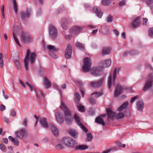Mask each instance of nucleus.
I'll use <instances>...</instances> for the list:
<instances>
[{
	"mask_svg": "<svg viewBox=\"0 0 153 153\" xmlns=\"http://www.w3.org/2000/svg\"><path fill=\"white\" fill-rule=\"evenodd\" d=\"M36 56V55L35 53H32L30 54V50L29 49L27 50L24 60L25 67L26 71H27L29 69L28 61H30L31 64H33L35 61Z\"/></svg>",
	"mask_w": 153,
	"mask_h": 153,
	"instance_id": "obj_1",
	"label": "nucleus"
},
{
	"mask_svg": "<svg viewBox=\"0 0 153 153\" xmlns=\"http://www.w3.org/2000/svg\"><path fill=\"white\" fill-rule=\"evenodd\" d=\"M60 108L64 111L67 123L70 124L72 122L71 112L66 105L63 102H61Z\"/></svg>",
	"mask_w": 153,
	"mask_h": 153,
	"instance_id": "obj_2",
	"label": "nucleus"
},
{
	"mask_svg": "<svg viewBox=\"0 0 153 153\" xmlns=\"http://www.w3.org/2000/svg\"><path fill=\"white\" fill-rule=\"evenodd\" d=\"M62 142L65 146L69 148H74L77 144L71 137H64L62 140Z\"/></svg>",
	"mask_w": 153,
	"mask_h": 153,
	"instance_id": "obj_3",
	"label": "nucleus"
},
{
	"mask_svg": "<svg viewBox=\"0 0 153 153\" xmlns=\"http://www.w3.org/2000/svg\"><path fill=\"white\" fill-rule=\"evenodd\" d=\"M84 64L82 66L83 71L87 72L89 71L91 69L92 61L89 57H86L84 59Z\"/></svg>",
	"mask_w": 153,
	"mask_h": 153,
	"instance_id": "obj_4",
	"label": "nucleus"
},
{
	"mask_svg": "<svg viewBox=\"0 0 153 153\" xmlns=\"http://www.w3.org/2000/svg\"><path fill=\"white\" fill-rule=\"evenodd\" d=\"M49 33L51 39H55L58 35V31L56 28L52 25H50L49 27Z\"/></svg>",
	"mask_w": 153,
	"mask_h": 153,
	"instance_id": "obj_5",
	"label": "nucleus"
},
{
	"mask_svg": "<svg viewBox=\"0 0 153 153\" xmlns=\"http://www.w3.org/2000/svg\"><path fill=\"white\" fill-rule=\"evenodd\" d=\"M21 38L24 43H29L33 41V39L28 33L26 32H22L21 35Z\"/></svg>",
	"mask_w": 153,
	"mask_h": 153,
	"instance_id": "obj_6",
	"label": "nucleus"
},
{
	"mask_svg": "<svg viewBox=\"0 0 153 153\" xmlns=\"http://www.w3.org/2000/svg\"><path fill=\"white\" fill-rule=\"evenodd\" d=\"M117 75V69L115 68L114 71L113 76L112 74H111L109 77L108 81V87L109 88H110L111 85L112 83L114 85L115 84V81Z\"/></svg>",
	"mask_w": 153,
	"mask_h": 153,
	"instance_id": "obj_7",
	"label": "nucleus"
},
{
	"mask_svg": "<svg viewBox=\"0 0 153 153\" xmlns=\"http://www.w3.org/2000/svg\"><path fill=\"white\" fill-rule=\"evenodd\" d=\"M148 80L146 82V84L143 89V91H146L149 89L152 85L153 77L152 74H150L148 76Z\"/></svg>",
	"mask_w": 153,
	"mask_h": 153,
	"instance_id": "obj_8",
	"label": "nucleus"
},
{
	"mask_svg": "<svg viewBox=\"0 0 153 153\" xmlns=\"http://www.w3.org/2000/svg\"><path fill=\"white\" fill-rule=\"evenodd\" d=\"M74 117L77 124L82 128L84 132H85V133H87L88 132V130L84 125L80 122L79 117L76 114H75L74 115Z\"/></svg>",
	"mask_w": 153,
	"mask_h": 153,
	"instance_id": "obj_9",
	"label": "nucleus"
},
{
	"mask_svg": "<svg viewBox=\"0 0 153 153\" xmlns=\"http://www.w3.org/2000/svg\"><path fill=\"white\" fill-rule=\"evenodd\" d=\"M104 79V78L103 77L99 80L91 82L90 83V85L94 88L98 87L102 84Z\"/></svg>",
	"mask_w": 153,
	"mask_h": 153,
	"instance_id": "obj_10",
	"label": "nucleus"
},
{
	"mask_svg": "<svg viewBox=\"0 0 153 153\" xmlns=\"http://www.w3.org/2000/svg\"><path fill=\"white\" fill-rule=\"evenodd\" d=\"M83 30V27L79 26H74L70 30V33L73 35L78 34Z\"/></svg>",
	"mask_w": 153,
	"mask_h": 153,
	"instance_id": "obj_11",
	"label": "nucleus"
},
{
	"mask_svg": "<svg viewBox=\"0 0 153 153\" xmlns=\"http://www.w3.org/2000/svg\"><path fill=\"white\" fill-rule=\"evenodd\" d=\"M72 54V48L71 45L68 44L65 51V57L66 59H69Z\"/></svg>",
	"mask_w": 153,
	"mask_h": 153,
	"instance_id": "obj_12",
	"label": "nucleus"
},
{
	"mask_svg": "<svg viewBox=\"0 0 153 153\" xmlns=\"http://www.w3.org/2000/svg\"><path fill=\"white\" fill-rule=\"evenodd\" d=\"M16 137L20 139H22L24 137L27 135L25 129L23 128L16 132Z\"/></svg>",
	"mask_w": 153,
	"mask_h": 153,
	"instance_id": "obj_13",
	"label": "nucleus"
},
{
	"mask_svg": "<svg viewBox=\"0 0 153 153\" xmlns=\"http://www.w3.org/2000/svg\"><path fill=\"white\" fill-rule=\"evenodd\" d=\"M31 11V9L30 8H27L26 10V13L23 11H21V18L24 19L26 17H30Z\"/></svg>",
	"mask_w": 153,
	"mask_h": 153,
	"instance_id": "obj_14",
	"label": "nucleus"
},
{
	"mask_svg": "<svg viewBox=\"0 0 153 153\" xmlns=\"http://www.w3.org/2000/svg\"><path fill=\"white\" fill-rule=\"evenodd\" d=\"M107 114H108V121L110 119H113L115 115V113L113 111L111 108H108L106 109Z\"/></svg>",
	"mask_w": 153,
	"mask_h": 153,
	"instance_id": "obj_15",
	"label": "nucleus"
},
{
	"mask_svg": "<svg viewBox=\"0 0 153 153\" xmlns=\"http://www.w3.org/2000/svg\"><path fill=\"white\" fill-rule=\"evenodd\" d=\"M101 71V70L99 67H94L91 70V73L92 75L95 76H98Z\"/></svg>",
	"mask_w": 153,
	"mask_h": 153,
	"instance_id": "obj_16",
	"label": "nucleus"
},
{
	"mask_svg": "<svg viewBox=\"0 0 153 153\" xmlns=\"http://www.w3.org/2000/svg\"><path fill=\"white\" fill-rule=\"evenodd\" d=\"M123 89V87L119 84H118L116 88L114 96L117 97L119 95L121 94Z\"/></svg>",
	"mask_w": 153,
	"mask_h": 153,
	"instance_id": "obj_17",
	"label": "nucleus"
},
{
	"mask_svg": "<svg viewBox=\"0 0 153 153\" xmlns=\"http://www.w3.org/2000/svg\"><path fill=\"white\" fill-rule=\"evenodd\" d=\"M56 119L57 121L60 123H62L64 120V117L61 115L59 112H56L55 114Z\"/></svg>",
	"mask_w": 153,
	"mask_h": 153,
	"instance_id": "obj_18",
	"label": "nucleus"
},
{
	"mask_svg": "<svg viewBox=\"0 0 153 153\" xmlns=\"http://www.w3.org/2000/svg\"><path fill=\"white\" fill-rule=\"evenodd\" d=\"M93 11L95 12L97 16L99 18H101L102 15V13L101 12L100 9L97 7H94Z\"/></svg>",
	"mask_w": 153,
	"mask_h": 153,
	"instance_id": "obj_19",
	"label": "nucleus"
},
{
	"mask_svg": "<svg viewBox=\"0 0 153 153\" xmlns=\"http://www.w3.org/2000/svg\"><path fill=\"white\" fill-rule=\"evenodd\" d=\"M50 126L53 135L56 136H58L59 135V131L58 129L52 123L50 124Z\"/></svg>",
	"mask_w": 153,
	"mask_h": 153,
	"instance_id": "obj_20",
	"label": "nucleus"
},
{
	"mask_svg": "<svg viewBox=\"0 0 153 153\" xmlns=\"http://www.w3.org/2000/svg\"><path fill=\"white\" fill-rule=\"evenodd\" d=\"M137 106L138 110L140 111H142L144 106L143 101L142 100L138 101L137 103Z\"/></svg>",
	"mask_w": 153,
	"mask_h": 153,
	"instance_id": "obj_21",
	"label": "nucleus"
},
{
	"mask_svg": "<svg viewBox=\"0 0 153 153\" xmlns=\"http://www.w3.org/2000/svg\"><path fill=\"white\" fill-rule=\"evenodd\" d=\"M132 25L133 27L135 28L139 26L141 24L140 17H138L132 23Z\"/></svg>",
	"mask_w": 153,
	"mask_h": 153,
	"instance_id": "obj_22",
	"label": "nucleus"
},
{
	"mask_svg": "<svg viewBox=\"0 0 153 153\" xmlns=\"http://www.w3.org/2000/svg\"><path fill=\"white\" fill-rule=\"evenodd\" d=\"M40 122L42 126L45 128H47L48 127V125L47 123V119L44 117L40 118Z\"/></svg>",
	"mask_w": 153,
	"mask_h": 153,
	"instance_id": "obj_23",
	"label": "nucleus"
},
{
	"mask_svg": "<svg viewBox=\"0 0 153 153\" xmlns=\"http://www.w3.org/2000/svg\"><path fill=\"white\" fill-rule=\"evenodd\" d=\"M68 133L73 138H77L78 136L77 132L74 130L70 129L68 131Z\"/></svg>",
	"mask_w": 153,
	"mask_h": 153,
	"instance_id": "obj_24",
	"label": "nucleus"
},
{
	"mask_svg": "<svg viewBox=\"0 0 153 153\" xmlns=\"http://www.w3.org/2000/svg\"><path fill=\"white\" fill-rule=\"evenodd\" d=\"M75 147L76 150H83L88 149V146L85 145H79L78 146H77V145H76Z\"/></svg>",
	"mask_w": 153,
	"mask_h": 153,
	"instance_id": "obj_25",
	"label": "nucleus"
},
{
	"mask_svg": "<svg viewBox=\"0 0 153 153\" xmlns=\"http://www.w3.org/2000/svg\"><path fill=\"white\" fill-rule=\"evenodd\" d=\"M111 52V48L110 47L104 48L102 51V54L103 56L110 54Z\"/></svg>",
	"mask_w": 153,
	"mask_h": 153,
	"instance_id": "obj_26",
	"label": "nucleus"
},
{
	"mask_svg": "<svg viewBox=\"0 0 153 153\" xmlns=\"http://www.w3.org/2000/svg\"><path fill=\"white\" fill-rule=\"evenodd\" d=\"M44 83L45 88H48L51 86V82L46 77H45L44 79Z\"/></svg>",
	"mask_w": 153,
	"mask_h": 153,
	"instance_id": "obj_27",
	"label": "nucleus"
},
{
	"mask_svg": "<svg viewBox=\"0 0 153 153\" xmlns=\"http://www.w3.org/2000/svg\"><path fill=\"white\" fill-rule=\"evenodd\" d=\"M76 48L82 51L85 50V45L83 44L76 42Z\"/></svg>",
	"mask_w": 153,
	"mask_h": 153,
	"instance_id": "obj_28",
	"label": "nucleus"
},
{
	"mask_svg": "<svg viewBox=\"0 0 153 153\" xmlns=\"http://www.w3.org/2000/svg\"><path fill=\"white\" fill-rule=\"evenodd\" d=\"M61 25L63 29L66 30L67 28V25L68 23V21L65 19H63L62 20Z\"/></svg>",
	"mask_w": 153,
	"mask_h": 153,
	"instance_id": "obj_29",
	"label": "nucleus"
},
{
	"mask_svg": "<svg viewBox=\"0 0 153 153\" xmlns=\"http://www.w3.org/2000/svg\"><path fill=\"white\" fill-rule=\"evenodd\" d=\"M36 93L37 100L39 101L41 100V97L44 96L43 94L42 91L40 90L37 91Z\"/></svg>",
	"mask_w": 153,
	"mask_h": 153,
	"instance_id": "obj_30",
	"label": "nucleus"
},
{
	"mask_svg": "<svg viewBox=\"0 0 153 153\" xmlns=\"http://www.w3.org/2000/svg\"><path fill=\"white\" fill-rule=\"evenodd\" d=\"M95 122L99 124H102V126L105 125V122L100 117H97L95 120Z\"/></svg>",
	"mask_w": 153,
	"mask_h": 153,
	"instance_id": "obj_31",
	"label": "nucleus"
},
{
	"mask_svg": "<svg viewBox=\"0 0 153 153\" xmlns=\"http://www.w3.org/2000/svg\"><path fill=\"white\" fill-rule=\"evenodd\" d=\"M128 104V102H125L120 106L117 109L118 111H121L124 109L127 106Z\"/></svg>",
	"mask_w": 153,
	"mask_h": 153,
	"instance_id": "obj_32",
	"label": "nucleus"
},
{
	"mask_svg": "<svg viewBox=\"0 0 153 153\" xmlns=\"http://www.w3.org/2000/svg\"><path fill=\"white\" fill-rule=\"evenodd\" d=\"M75 98L74 101L76 103H79L80 100V97L79 94L77 93H76L74 94Z\"/></svg>",
	"mask_w": 153,
	"mask_h": 153,
	"instance_id": "obj_33",
	"label": "nucleus"
},
{
	"mask_svg": "<svg viewBox=\"0 0 153 153\" xmlns=\"http://www.w3.org/2000/svg\"><path fill=\"white\" fill-rule=\"evenodd\" d=\"M47 48L49 50V51L52 52H55L57 51V49L54 46L50 45L47 46Z\"/></svg>",
	"mask_w": 153,
	"mask_h": 153,
	"instance_id": "obj_34",
	"label": "nucleus"
},
{
	"mask_svg": "<svg viewBox=\"0 0 153 153\" xmlns=\"http://www.w3.org/2000/svg\"><path fill=\"white\" fill-rule=\"evenodd\" d=\"M111 0H102V4L104 6L109 5L111 3Z\"/></svg>",
	"mask_w": 153,
	"mask_h": 153,
	"instance_id": "obj_35",
	"label": "nucleus"
},
{
	"mask_svg": "<svg viewBox=\"0 0 153 153\" xmlns=\"http://www.w3.org/2000/svg\"><path fill=\"white\" fill-rule=\"evenodd\" d=\"M77 107L79 111L82 112L85 111V110L84 106L80 104H78L77 105Z\"/></svg>",
	"mask_w": 153,
	"mask_h": 153,
	"instance_id": "obj_36",
	"label": "nucleus"
},
{
	"mask_svg": "<svg viewBox=\"0 0 153 153\" xmlns=\"http://www.w3.org/2000/svg\"><path fill=\"white\" fill-rule=\"evenodd\" d=\"M103 63V67H108L111 64V61L110 59H108L104 62Z\"/></svg>",
	"mask_w": 153,
	"mask_h": 153,
	"instance_id": "obj_37",
	"label": "nucleus"
},
{
	"mask_svg": "<svg viewBox=\"0 0 153 153\" xmlns=\"http://www.w3.org/2000/svg\"><path fill=\"white\" fill-rule=\"evenodd\" d=\"M13 9H14L15 13H17L18 7L16 0H13Z\"/></svg>",
	"mask_w": 153,
	"mask_h": 153,
	"instance_id": "obj_38",
	"label": "nucleus"
},
{
	"mask_svg": "<svg viewBox=\"0 0 153 153\" xmlns=\"http://www.w3.org/2000/svg\"><path fill=\"white\" fill-rule=\"evenodd\" d=\"M3 56L1 53H0V67L2 68L4 65L3 61L2 59Z\"/></svg>",
	"mask_w": 153,
	"mask_h": 153,
	"instance_id": "obj_39",
	"label": "nucleus"
},
{
	"mask_svg": "<svg viewBox=\"0 0 153 153\" xmlns=\"http://www.w3.org/2000/svg\"><path fill=\"white\" fill-rule=\"evenodd\" d=\"M0 149L4 152H6L7 151V148L2 143L0 144Z\"/></svg>",
	"mask_w": 153,
	"mask_h": 153,
	"instance_id": "obj_40",
	"label": "nucleus"
},
{
	"mask_svg": "<svg viewBox=\"0 0 153 153\" xmlns=\"http://www.w3.org/2000/svg\"><path fill=\"white\" fill-rule=\"evenodd\" d=\"M49 54L53 58L56 59L58 57V56L53 52L52 51H49Z\"/></svg>",
	"mask_w": 153,
	"mask_h": 153,
	"instance_id": "obj_41",
	"label": "nucleus"
},
{
	"mask_svg": "<svg viewBox=\"0 0 153 153\" xmlns=\"http://www.w3.org/2000/svg\"><path fill=\"white\" fill-rule=\"evenodd\" d=\"M102 94V93L101 92H95L91 94V95H94L95 97L97 98L101 96Z\"/></svg>",
	"mask_w": 153,
	"mask_h": 153,
	"instance_id": "obj_42",
	"label": "nucleus"
},
{
	"mask_svg": "<svg viewBox=\"0 0 153 153\" xmlns=\"http://www.w3.org/2000/svg\"><path fill=\"white\" fill-rule=\"evenodd\" d=\"M13 38L14 39L15 41V42H16V43L19 46H21V45H20V44L19 42V40H18V39L16 37L15 35V34H14V32H13Z\"/></svg>",
	"mask_w": 153,
	"mask_h": 153,
	"instance_id": "obj_43",
	"label": "nucleus"
},
{
	"mask_svg": "<svg viewBox=\"0 0 153 153\" xmlns=\"http://www.w3.org/2000/svg\"><path fill=\"white\" fill-rule=\"evenodd\" d=\"M1 13L2 14V16L3 19H4L5 18V15H4V4H2L1 7Z\"/></svg>",
	"mask_w": 153,
	"mask_h": 153,
	"instance_id": "obj_44",
	"label": "nucleus"
},
{
	"mask_svg": "<svg viewBox=\"0 0 153 153\" xmlns=\"http://www.w3.org/2000/svg\"><path fill=\"white\" fill-rule=\"evenodd\" d=\"M56 148L57 149L59 150L63 149L64 147L61 144H58L56 145Z\"/></svg>",
	"mask_w": 153,
	"mask_h": 153,
	"instance_id": "obj_45",
	"label": "nucleus"
},
{
	"mask_svg": "<svg viewBox=\"0 0 153 153\" xmlns=\"http://www.w3.org/2000/svg\"><path fill=\"white\" fill-rule=\"evenodd\" d=\"M149 36L152 38H153V28H150L149 29Z\"/></svg>",
	"mask_w": 153,
	"mask_h": 153,
	"instance_id": "obj_46",
	"label": "nucleus"
},
{
	"mask_svg": "<svg viewBox=\"0 0 153 153\" xmlns=\"http://www.w3.org/2000/svg\"><path fill=\"white\" fill-rule=\"evenodd\" d=\"M93 138V136L91 133H88L87 135V140L88 141H91Z\"/></svg>",
	"mask_w": 153,
	"mask_h": 153,
	"instance_id": "obj_47",
	"label": "nucleus"
},
{
	"mask_svg": "<svg viewBox=\"0 0 153 153\" xmlns=\"http://www.w3.org/2000/svg\"><path fill=\"white\" fill-rule=\"evenodd\" d=\"M113 19V16L111 15H109L107 17V21L108 22H112Z\"/></svg>",
	"mask_w": 153,
	"mask_h": 153,
	"instance_id": "obj_48",
	"label": "nucleus"
},
{
	"mask_svg": "<svg viewBox=\"0 0 153 153\" xmlns=\"http://www.w3.org/2000/svg\"><path fill=\"white\" fill-rule=\"evenodd\" d=\"M124 116V114L123 113L121 112L119 114L117 115L116 116V117L117 119H119L123 117Z\"/></svg>",
	"mask_w": 153,
	"mask_h": 153,
	"instance_id": "obj_49",
	"label": "nucleus"
},
{
	"mask_svg": "<svg viewBox=\"0 0 153 153\" xmlns=\"http://www.w3.org/2000/svg\"><path fill=\"white\" fill-rule=\"evenodd\" d=\"M88 100L90 103L92 104H94L96 102L95 99L92 97L88 99Z\"/></svg>",
	"mask_w": 153,
	"mask_h": 153,
	"instance_id": "obj_50",
	"label": "nucleus"
},
{
	"mask_svg": "<svg viewBox=\"0 0 153 153\" xmlns=\"http://www.w3.org/2000/svg\"><path fill=\"white\" fill-rule=\"evenodd\" d=\"M129 53L131 55V56L136 55L138 54L137 52L134 50H131L130 51Z\"/></svg>",
	"mask_w": 153,
	"mask_h": 153,
	"instance_id": "obj_51",
	"label": "nucleus"
},
{
	"mask_svg": "<svg viewBox=\"0 0 153 153\" xmlns=\"http://www.w3.org/2000/svg\"><path fill=\"white\" fill-rule=\"evenodd\" d=\"M143 1L146 2V4L148 5L151 3H153V0H142Z\"/></svg>",
	"mask_w": 153,
	"mask_h": 153,
	"instance_id": "obj_52",
	"label": "nucleus"
},
{
	"mask_svg": "<svg viewBox=\"0 0 153 153\" xmlns=\"http://www.w3.org/2000/svg\"><path fill=\"white\" fill-rule=\"evenodd\" d=\"M126 3V1L125 0H122L120 2L119 5L120 6H123L125 5Z\"/></svg>",
	"mask_w": 153,
	"mask_h": 153,
	"instance_id": "obj_53",
	"label": "nucleus"
},
{
	"mask_svg": "<svg viewBox=\"0 0 153 153\" xmlns=\"http://www.w3.org/2000/svg\"><path fill=\"white\" fill-rule=\"evenodd\" d=\"M26 84L28 85L31 91H32L33 90H35L34 88L33 87V86L30 85L29 82H26Z\"/></svg>",
	"mask_w": 153,
	"mask_h": 153,
	"instance_id": "obj_54",
	"label": "nucleus"
},
{
	"mask_svg": "<svg viewBox=\"0 0 153 153\" xmlns=\"http://www.w3.org/2000/svg\"><path fill=\"white\" fill-rule=\"evenodd\" d=\"M138 96H136L134 97H132L130 100V102L131 103H132L135 100L138 98Z\"/></svg>",
	"mask_w": 153,
	"mask_h": 153,
	"instance_id": "obj_55",
	"label": "nucleus"
},
{
	"mask_svg": "<svg viewBox=\"0 0 153 153\" xmlns=\"http://www.w3.org/2000/svg\"><path fill=\"white\" fill-rule=\"evenodd\" d=\"M89 113L91 115H94L95 114V112L92 109H90L89 111Z\"/></svg>",
	"mask_w": 153,
	"mask_h": 153,
	"instance_id": "obj_56",
	"label": "nucleus"
},
{
	"mask_svg": "<svg viewBox=\"0 0 153 153\" xmlns=\"http://www.w3.org/2000/svg\"><path fill=\"white\" fill-rule=\"evenodd\" d=\"M13 142L14 145L16 146H18L19 144V141L16 139H15Z\"/></svg>",
	"mask_w": 153,
	"mask_h": 153,
	"instance_id": "obj_57",
	"label": "nucleus"
},
{
	"mask_svg": "<svg viewBox=\"0 0 153 153\" xmlns=\"http://www.w3.org/2000/svg\"><path fill=\"white\" fill-rule=\"evenodd\" d=\"M14 62H15L16 65L17 67H19V66L20 63L19 61L17 59H14Z\"/></svg>",
	"mask_w": 153,
	"mask_h": 153,
	"instance_id": "obj_58",
	"label": "nucleus"
},
{
	"mask_svg": "<svg viewBox=\"0 0 153 153\" xmlns=\"http://www.w3.org/2000/svg\"><path fill=\"white\" fill-rule=\"evenodd\" d=\"M5 109V106L3 104H1L0 106V109L1 111H3Z\"/></svg>",
	"mask_w": 153,
	"mask_h": 153,
	"instance_id": "obj_59",
	"label": "nucleus"
},
{
	"mask_svg": "<svg viewBox=\"0 0 153 153\" xmlns=\"http://www.w3.org/2000/svg\"><path fill=\"white\" fill-rule=\"evenodd\" d=\"M10 114L12 116H14L16 115V113L14 110H12L11 111Z\"/></svg>",
	"mask_w": 153,
	"mask_h": 153,
	"instance_id": "obj_60",
	"label": "nucleus"
},
{
	"mask_svg": "<svg viewBox=\"0 0 153 153\" xmlns=\"http://www.w3.org/2000/svg\"><path fill=\"white\" fill-rule=\"evenodd\" d=\"M27 120L25 118L24 119V121L23 123V125L24 126H26L27 125Z\"/></svg>",
	"mask_w": 153,
	"mask_h": 153,
	"instance_id": "obj_61",
	"label": "nucleus"
},
{
	"mask_svg": "<svg viewBox=\"0 0 153 153\" xmlns=\"http://www.w3.org/2000/svg\"><path fill=\"white\" fill-rule=\"evenodd\" d=\"M146 67L147 68L149 69H150L151 70H152L153 71V69L151 66L149 64H147L146 65Z\"/></svg>",
	"mask_w": 153,
	"mask_h": 153,
	"instance_id": "obj_62",
	"label": "nucleus"
},
{
	"mask_svg": "<svg viewBox=\"0 0 153 153\" xmlns=\"http://www.w3.org/2000/svg\"><path fill=\"white\" fill-rule=\"evenodd\" d=\"M113 32L117 36L119 35V32L118 31H117V30L115 29H114L113 30Z\"/></svg>",
	"mask_w": 153,
	"mask_h": 153,
	"instance_id": "obj_63",
	"label": "nucleus"
},
{
	"mask_svg": "<svg viewBox=\"0 0 153 153\" xmlns=\"http://www.w3.org/2000/svg\"><path fill=\"white\" fill-rule=\"evenodd\" d=\"M20 84H21L22 86L24 88H26V86L23 83L22 81L21 80H19Z\"/></svg>",
	"mask_w": 153,
	"mask_h": 153,
	"instance_id": "obj_64",
	"label": "nucleus"
}]
</instances>
